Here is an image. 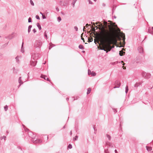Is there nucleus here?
<instances>
[{
	"label": "nucleus",
	"instance_id": "nucleus-40",
	"mask_svg": "<svg viewBox=\"0 0 153 153\" xmlns=\"http://www.w3.org/2000/svg\"><path fill=\"white\" fill-rule=\"evenodd\" d=\"M120 87V85L116 86L115 85L114 87H113V88H119Z\"/></svg>",
	"mask_w": 153,
	"mask_h": 153
},
{
	"label": "nucleus",
	"instance_id": "nucleus-44",
	"mask_svg": "<svg viewBox=\"0 0 153 153\" xmlns=\"http://www.w3.org/2000/svg\"><path fill=\"white\" fill-rule=\"evenodd\" d=\"M88 1H89V4H92L93 3L91 1H90V0H89Z\"/></svg>",
	"mask_w": 153,
	"mask_h": 153
},
{
	"label": "nucleus",
	"instance_id": "nucleus-12",
	"mask_svg": "<svg viewBox=\"0 0 153 153\" xmlns=\"http://www.w3.org/2000/svg\"><path fill=\"white\" fill-rule=\"evenodd\" d=\"M146 149L148 151H150L152 150L151 147L146 146Z\"/></svg>",
	"mask_w": 153,
	"mask_h": 153
},
{
	"label": "nucleus",
	"instance_id": "nucleus-48",
	"mask_svg": "<svg viewBox=\"0 0 153 153\" xmlns=\"http://www.w3.org/2000/svg\"><path fill=\"white\" fill-rule=\"evenodd\" d=\"M6 138V137L5 136H3V138L4 140H5Z\"/></svg>",
	"mask_w": 153,
	"mask_h": 153
},
{
	"label": "nucleus",
	"instance_id": "nucleus-25",
	"mask_svg": "<svg viewBox=\"0 0 153 153\" xmlns=\"http://www.w3.org/2000/svg\"><path fill=\"white\" fill-rule=\"evenodd\" d=\"M106 136L108 138L109 140H111V137L109 135H108V134H107Z\"/></svg>",
	"mask_w": 153,
	"mask_h": 153
},
{
	"label": "nucleus",
	"instance_id": "nucleus-24",
	"mask_svg": "<svg viewBox=\"0 0 153 153\" xmlns=\"http://www.w3.org/2000/svg\"><path fill=\"white\" fill-rule=\"evenodd\" d=\"M4 109L5 111H7L8 109V106L7 105H6L4 107Z\"/></svg>",
	"mask_w": 153,
	"mask_h": 153
},
{
	"label": "nucleus",
	"instance_id": "nucleus-7",
	"mask_svg": "<svg viewBox=\"0 0 153 153\" xmlns=\"http://www.w3.org/2000/svg\"><path fill=\"white\" fill-rule=\"evenodd\" d=\"M33 143H40L42 142V141L40 139L36 140H33Z\"/></svg>",
	"mask_w": 153,
	"mask_h": 153
},
{
	"label": "nucleus",
	"instance_id": "nucleus-57",
	"mask_svg": "<svg viewBox=\"0 0 153 153\" xmlns=\"http://www.w3.org/2000/svg\"><path fill=\"white\" fill-rule=\"evenodd\" d=\"M69 98H66V100L68 101V100H69Z\"/></svg>",
	"mask_w": 153,
	"mask_h": 153
},
{
	"label": "nucleus",
	"instance_id": "nucleus-3",
	"mask_svg": "<svg viewBox=\"0 0 153 153\" xmlns=\"http://www.w3.org/2000/svg\"><path fill=\"white\" fill-rule=\"evenodd\" d=\"M142 74L143 76L146 79H149L151 76V74H150L144 71L142 72Z\"/></svg>",
	"mask_w": 153,
	"mask_h": 153
},
{
	"label": "nucleus",
	"instance_id": "nucleus-8",
	"mask_svg": "<svg viewBox=\"0 0 153 153\" xmlns=\"http://www.w3.org/2000/svg\"><path fill=\"white\" fill-rule=\"evenodd\" d=\"M114 85L116 86L120 85V83L119 81L118 80H116L114 83Z\"/></svg>",
	"mask_w": 153,
	"mask_h": 153
},
{
	"label": "nucleus",
	"instance_id": "nucleus-23",
	"mask_svg": "<svg viewBox=\"0 0 153 153\" xmlns=\"http://www.w3.org/2000/svg\"><path fill=\"white\" fill-rule=\"evenodd\" d=\"M21 77H19V80H18L20 84H22L23 82L22 81V80H21Z\"/></svg>",
	"mask_w": 153,
	"mask_h": 153
},
{
	"label": "nucleus",
	"instance_id": "nucleus-38",
	"mask_svg": "<svg viewBox=\"0 0 153 153\" xmlns=\"http://www.w3.org/2000/svg\"><path fill=\"white\" fill-rule=\"evenodd\" d=\"M46 31H45L44 33V36L46 37V39H47V34H46Z\"/></svg>",
	"mask_w": 153,
	"mask_h": 153
},
{
	"label": "nucleus",
	"instance_id": "nucleus-6",
	"mask_svg": "<svg viewBox=\"0 0 153 153\" xmlns=\"http://www.w3.org/2000/svg\"><path fill=\"white\" fill-rule=\"evenodd\" d=\"M47 76H46L44 75H43L42 74L41 76V77L42 78L44 79L45 80H46L47 81H50V80L48 78H46Z\"/></svg>",
	"mask_w": 153,
	"mask_h": 153
},
{
	"label": "nucleus",
	"instance_id": "nucleus-54",
	"mask_svg": "<svg viewBox=\"0 0 153 153\" xmlns=\"http://www.w3.org/2000/svg\"><path fill=\"white\" fill-rule=\"evenodd\" d=\"M117 111L116 110H115V111H114V112L115 113H116L117 112Z\"/></svg>",
	"mask_w": 153,
	"mask_h": 153
},
{
	"label": "nucleus",
	"instance_id": "nucleus-41",
	"mask_svg": "<svg viewBox=\"0 0 153 153\" xmlns=\"http://www.w3.org/2000/svg\"><path fill=\"white\" fill-rule=\"evenodd\" d=\"M74 28L76 31H77L78 30V27L76 26H75Z\"/></svg>",
	"mask_w": 153,
	"mask_h": 153
},
{
	"label": "nucleus",
	"instance_id": "nucleus-36",
	"mask_svg": "<svg viewBox=\"0 0 153 153\" xmlns=\"http://www.w3.org/2000/svg\"><path fill=\"white\" fill-rule=\"evenodd\" d=\"M35 17L37 19H38V20L40 19V17L38 15H36V16Z\"/></svg>",
	"mask_w": 153,
	"mask_h": 153
},
{
	"label": "nucleus",
	"instance_id": "nucleus-46",
	"mask_svg": "<svg viewBox=\"0 0 153 153\" xmlns=\"http://www.w3.org/2000/svg\"><path fill=\"white\" fill-rule=\"evenodd\" d=\"M56 9L57 11H59V9L58 7H56Z\"/></svg>",
	"mask_w": 153,
	"mask_h": 153
},
{
	"label": "nucleus",
	"instance_id": "nucleus-17",
	"mask_svg": "<svg viewBox=\"0 0 153 153\" xmlns=\"http://www.w3.org/2000/svg\"><path fill=\"white\" fill-rule=\"evenodd\" d=\"M37 26L39 28V30H40L41 29V27L39 23H37Z\"/></svg>",
	"mask_w": 153,
	"mask_h": 153
},
{
	"label": "nucleus",
	"instance_id": "nucleus-1",
	"mask_svg": "<svg viewBox=\"0 0 153 153\" xmlns=\"http://www.w3.org/2000/svg\"><path fill=\"white\" fill-rule=\"evenodd\" d=\"M100 32V38L102 44L100 50H104L107 53L114 48V46H111L114 38V34L110 29H105L103 27Z\"/></svg>",
	"mask_w": 153,
	"mask_h": 153
},
{
	"label": "nucleus",
	"instance_id": "nucleus-37",
	"mask_svg": "<svg viewBox=\"0 0 153 153\" xmlns=\"http://www.w3.org/2000/svg\"><path fill=\"white\" fill-rule=\"evenodd\" d=\"M83 33H82V34H81V39L83 41V42H85V40L84 39V38H83L82 36L83 35Z\"/></svg>",
	"mask_w": 153,
	"mask_h": 153
},
{
	"label": "nucleus",
	"instance_id": "nucleus-21",
	"mask_svg": "<svg viewBox=\"0 0 153 153\" xmlns=\"http://www.w3.org/2000/svg\"><path fill=\"white\" fill-rule=\"evenodd\" d=\"M128 91V85H126V88H125V92L126 94H127Z\"/></svg>",
	"mask_w": 153,
	"mask_h": 153
},
{
	"label": "nucleus",
	"instance_id": "nucleus-19",
	"mask_svg": "<svg viewBox=\"0 0 153 153\" xmlns=\"http://www.w3.org/2000/svg\"><path fill=\"white\" fill-rule=\"evenodd\" d=\"M23 45H24V42H22V48H21V52L22 53H24V49L23 48Z\"/></svg>",
	"mask_w": 153,
	"mask_h": 153
},
{
	"label": "nucleus",
	"instance_id": "nucleus-43",
	"mask_svg": "<svg viewBox=\"0 0 153 153\" xmlns=\"http://www.w3.org/2000/svg\"><path fill=\"white\" fill-rule=\"evenodd\" d=\"M33 32L34 33H35L36 32V30L35 28L33 29Z\"/></svg>",
	"mask_w": 153,
	"mask_h": 153
},
{
	"label": "nucleus",
	"instance_id": "nucleus-51",
	"mask_svg": "<svg viewBox=\"0 0 153 153\" xmlns=\"http://www.w3.org/2000/svg\"><path fill=\"white\" fill-rule=\"evenodd\" d=\"M114 152H115V153H117V151L116 149H115V150Z\"/></svg>",
	"mask_w": 153,
	"mask_h": 153
},
{
	"label": "nucleus",
	"instance_id": "nucleus-33",
	"mask_svg": "<svg viewBox=\"0 0 153 153\" xmlns=\"http://www.w3.org/2000/svg\"><path fill=\"white\" fill-rule=\"evenodd\" d=\"M30 4H31V5H32L33 6H34V3L32 1V0H30Z\"/></svg>",
	"mask_w": 153,
	"mask_h": 153
},
{
	"label": "nucleus",
	"instance_id": "nucleus-16",
	"mask_svg": "<svg viewBox=\"0 0 153 153\" xmlns=\"http://www.w3.org/2000/svg\"><path fill=\"white\" fill-rule=\"evenodd\" d=\"M91 91V89L90 88H88L87 89V94H88L90 93Z\"/></svg>",
	"mask_w": 153,
	"mask_h": 153
},
{
	"label": "nucleus",
	"instance_id": "nucleus-11",
	"mask_svg": "<svg viewBox=\"0 0 153 153\" xmlns=\"http://www.w3.org/2000/svg\"><path fill=\"white\" fill-rule=\"evenodd\" d=\"M106 144L108 146H109L111 147H114L113 145L111 143L108 142H107L106 143Z\"/></svg>",
	"mask_w": 153,
	"mask_h": 153
},
{
	"label": "nucleus",
	"instance_id": "nucleus-9",
	"mask_svg": "<svg viewBox=\"0 0 153 153\" xmlns=\"http://www.w3.org/2000/svg\"><path fill=\"white\" fill-rule=\"evenodd\" d=\"M141 83L140 82H137L134 85V87L136 88H137L140 85Z\"/></svg>",
	"mask_w": 153,
	"mask_h": 153
},
{
	"label": "nucleus",
	"instance_id": "nucleus-10",
	"mask_svg": "<svg viewBox=\"0 0 153 153\" xmlns=\"http://www.w3.org/2000/svg\"><path fill=\"white\" fill-rule=\"evenodd\" d=\"M125 52L122 51H119V55L120 56H123L124 55L125 53Z\"/></svg>",
	"mask_w": 153,
	"mask_h": 153
},
{
	"label": "nucleus",
	"instance_id": "nucleus-20",
	"mask_svg": "<svg viewBox=\"0 0 153 153\" xmlns=\"http://www.w3.org/2000/svg\"><path fill=\"white\" fill-rule=\"evenodd\" d=\"M78 47H79V48L80 49H84V46H83V45H80Z\"/></svg>",
	"mask_w": 153,
	"mask_h": 153
},
{
	"label": "nucleus",
	"instance_id": "nucleus-32",
	"mask_svg": "<svg viewBox=\"0 0 153 153\" xmlns=\"http://www.w3.org/2000/svg\"><path fill=\"white\" fill-rule=\"evenodd\" d=\"M122 36H123V39L125 40V35L124 33H122Z\"/></svg>",
	"mask_w": 153,
	"mask_h": 153
},
{
	"label": "nucleus",
	"instance_id": "nucleus-47",
	"mask_svg": "<svg viewBox=\"0 0 153 153\" xmlns=\"http://www.w3.org/2000/svg\"><path fill=\"white\" fill-rule=\"evenodd\" d=\"M89 26V25H88V24H87L85 25V26L86 27H88Z\"/></svg>",
	"mask_w": 153,
	"mask_h": 153
},
{
	"label": "nucleus",
	"instance_id": "nucleus-14",
	"mask_svg": "<svg viewBox=\"0 0 153 153\" xmlns=\"http://www.w3.org/2000/svg\"><path fill=\"white\" fill-rule=\"evenodd\" d=\"M13 73L15 74L17 73L18 71V70L15 69L14 68H13Z\"/></svg>",
	"mask_w": 153,
	"mask_h": 153
},
{
	"label": "nucleus",
	"instance_id": "nucleus-2",
	"mask_svg": "<svg viewBox=\"0 0 153 153\" xmlns=\"http://www.w3.org/2000/svg\"><path fill=\"white\" fill-rule=\"evenodd\" d=\"M40 57V55L38 53L32 54L31 60L30 61V65L31 66H35L37 62V60Z\"/></svg>",
	"mask_w": 153,
	"mask_h": 153
},
{
	"label": "nucleus",
	"instance_id": "nucleus-49",
	"mask_svg": "<svg viewBox=\"0 0 153 153\" xmlns=\"http://www.w3.org/2000/svg\"><path fill=\"white\" fill-rule=\"evenodd\" d=\"M85 26H84L83 27V30L85 31H86V30H85Z\"/></svg>",
	"mask_w": 153,
	"mask_h": 153
},
{
	"label": "nucleus",
	"instance_id": "nucleus-39",
	"mask_svg": "<svg viewBox=\"0 0 153 153\" xmlns=\"http://www.w3.org/2000/svg\"><path fill=\"white\" fill-rule=\"evenodd\" d=\"M117 62H115L111 63H110V64H111L113 65H114L115 64H117Z\"/></svg>",
	"mask_w": 153,
	"mask_h": 153
},
{
	"label": "nucleus",
	"instance_id": "nucleus-59",
	"mask_svg": "<svg viewBox=\"0 0 153 153\" xmlns=\"http://www.w3.org/2000/svg\"><path fill=\"white\" fill-rule=\"evenodd\" d=\"M114 17L115 19H116V16H114Z\"/></svg>",
	"mask_w": 153,
	"mask_h": 153
},
{
	"label": "nucleus",
	"instance_id": "nucleus-15",
	"mask_svg": "<svg viewBox=\"0 0 153 153\" xmlns=\"http://www.w3.org/2000/svg\"><path fill=\"white\" fill-rule=\"evenodd\" d=\"M77 0H73V2L72 3V4L73 5V7H74L75 6V4Z\"/></svg>",
	"mask_w": 153,
	"mask_h": 153
},
{
	"label": "nucleus",
	"instance_id": "nucleus-13",
	"mask_svg": "<svg viewBox=\"0 0 153 153\" xmlns=\"http://www.w3.org/2000/svg\"><path fill=\"white\" fill-rule=\"evenodd\" d=\"M148 33L153 35V31L150 29H148Z\"/></svg>",
	"mask_w": 153,
	"mask_h": 153
},
{
	"label": "nucleus",
	"instance_id": "nucleus-58",
	"mask_svg": "<svg viewBox=\"0 0 153 153\" xmlns=\"http://www.w3.org/2000/svg\"><path fill=\"white\" fill-rule=\"evenodd\" d=\"M40 13L41 14H42V15H43V13H42V12H40Z\"/></svg>",
	"mask_w": 153,
	"mask_h": 153
},
{
	"label": "nucleus",
	"instance_id": "nucleus-56",
	"mask_svg": "<svg viewBox=\"0 0 153 153\" xmlns=\"http://www.w3.org/2000/svg\"><path fill=\"white\" fill-rule=\"evenodd\" d=\"M85 51H82V53H85Z\"/></svg>",
	"mask_w": 153,
	"mask_h": 153
},
{
	"label": "nucleus",
	"instance_id": "nucleus-63",
	"mask_svg": "<svg viewBox=\"0 0 153 153\" xmlns=\"http://www.w3.org/2000/svg\"><path fill=\"white\" fill-rule=\"evenodd\" d=\"M94 31L95 32V28H94Z\"/></svg>",
	"mask_w": 153,
	"mask_h": 153
},
{
	"label": "nucleus",
	"instance_id": "nucleus-5",
	"mask_svg": "<svg viewBox=\"0 0 153 153\" xmlns=\"http://www.w3.org/2000/svg\"><path fill=\"white\" fill-rule=\"evenodd\" d=\"M138 51L139 53H144L143 49V48L141 46L137 48Z\"/></svg>",
	"mask_w": 153,
	"mask_h": 153
},
{
	"label": "nucleus",
	"instance_id": "nucleus-28",
	"mask_svg": "<svg viewBox=\"0 0 153 153\" xmlns=\"http://www.w3.org/2000/svg\"><path fill=\"white\" fill-rule=\"evenodd\" d=\"M116 6H115V7H113L112 8V11H113V13L114 12V11L115 10V9H116Z\"/></svg>",
	"mask_w": 153,
	"mask_h": 153
},
{
	"label": "nucleus",
	"instance_id": "nucleus-30",
	"mask_svg": "<svg viewBox=\"0 0 153 153\" xmlns=\"http://www.w3.org/2000/svg\"><path fill=\"white\" fill-rule=\"evenodd\" d=\"M32 22V19L31 17H30L28 19V22L29 23L31 22Z\"/></svg>",
	"mask_w": 153,
	"mask_h": 153
},
{
	"label": "nucleus",
	"instance_id": "nucleus-45",
	"mask_svg": "<svg viewBox=\"0 0 153 153\" xmlns=\"http://www.w3.org/2000/svg\"><path fill=\"white\" fill-rule=\"evenodd\" d=\"M105 153H109V152H108V151H107L105 150Z\"/></svg>",
	"mask_w": 153,
	"mask_h": 153
},
{
	"label": "nucleus",
	"instance_id": "nucleus-61",
	"mask_svg": "<svg viewBox=\"0 0 153 153\" xmlns=\"http://www.w3.org/2000/svg\"><path fill=\"white\" fill-rule=\"evenodd\" d=\"M126 68L124 67V68H123V69H124V70L126 69Z\"/></svg>",
	"mask_w": 153,
	"mask_h": 153
},
{
	"label": "nucleus",
	"instance_id": "nucleus-22",
	"mask_svg": "<svg viewBox=\"0 0 153 153\" xmlns=\"http://www.w3.org/2000/svg\"><path fill=\"white\" fill-rule=\"evenodd\" d=\"M93 40V38L92 37L91 38H88V42H92Z\"/></svg>",
	"mask_w": 153,
	"mask_h": 153
},
{
	"label": "nucleus",
	"instance_id": "nucleus-31",
	"mask_svg": "<svg viewBox=\"0 0 153 153\" xmlns=\"http://www.w3.org/2000/svg\"><path fill=\"white\" fill-rule=\"evenodd\" d=\"M58 21L59 22L62 20L60 16H59L57 18Z\"/></svg>",
	"mask_w": 153,
	"mask_h": 153
},
{
	"label": "nucleus",
	"instance_id": "nucleus-52",
	"mask_svg": "<svg viewBox=\"0 0 153 153\" xmlns=\"http://www.w3.org/2000/svg\"><path fill=\"white\" fill-rule=\"evenodd\" d=\"M102 6H105V4L104 3H103L102 4Z\"/></svg>",
	"mask_w": 153,
	"mask_h": 153
},
{
	"label": "nucleus",
	"instance_id": "nucleus-35",
	"mask_svg": "<svg viewBox=\"0 0 153 153\" xmlns=\"http://www.w3.org/2000/svg\"><path fill=\"white\" fill-rule=\"evenodd\" d=\"M78 138V136H76L74 138V140H77Z\"/></svg>",
	"mask_w": 153,
	"mask_h": 153
},
{
	"label": "nucleus",
	"instance_id": "nucleus-18",
	"mask_svg": "<svg viewBox=\"0 0 153 153\" xmlns=\"http://www.w3.org/2000/svg\"><path fill=\"white\" fill-rule=\"evenodd\" d=\"M32 27V26L31 25H30L28 27V33H29L31 30V28Z\"/></svg>",
	"mask_w": 153,
	"mask_h": 153
},
{
	"label": "nucleus",
	"instance_id": "nucleus-64",
	"mask_svg": "<svg viewBox=\"0 0 153 153\" xmlns=\"http://www.w3.org/2000/svg\"><path fill=\"white\" fill-rule=\"evenodd\" d=\"M152 30H153V27H152Z\"/></svg>",
	"mask_w": 153,
	"mask_h": 153
},
{
	"label": "nucleus",
	"instance_id": "nucleus-62",
	"mask_svg": "<svg viewBox=\"0 0 153 153\" xmlns=\"http://www.w3.org/2000/svg\"><path fill=\"white\" fill-rule=\"evenodd\" d=\"M6 132H7V133L8 134L9 132H8V131H6Z\"/></svg>",
	"mask_w": 153,
	"mask_h": 153
},
{
	"label": "nucleus",
	"instance_id": "nucleus-34",
	"mask_svg": "<svg viewBox=\"0 0 153 153\" xmlns=\"http://www.w3.org/2000/svg\"><path fill=\"white\" fill-rule=\"evenodd\" d=\"M92 72L90 70L88 69V75H90V74H91Z\"/></svg>",
	"mask_w": 153,
	"mask_h": 153
},
{
	"label": "nucleus",
	"instance_id": "nucleus-27",
	"mask_svg": "<svg viewBox=\"0 0 153 153\" xmlns=\"http://www.w3.org/2000/svg\"><path fill=\"white\" fill-rule=\"evenodd\" d=\"M91 75L92 76H95L96 75V73L94 71H92Z\"/></svg>",
	"mask_w": 153,
	"mask_h": 153
},
{
	"label": "nucleus",
	"instance_id": "nucleus-26",
	"mask_svg": "<svg viewBox=\"0 0 153 153\" xmlns=\"http://www.w3.org/2000/svg\"><path fill=\"white\" fill-rule=\"evenodd\" d=\"M72 145H71V144H69V145L68 146L67 148L71 149L72 148Z\"/></svg>",
	"mask_w": 153,
	"mask_h": 153
},
{
	"label": "nucleus",
	"instance_id": "nucleus-42",
	"mask_svg": "<svg viewBox=\"0 0 153 153\" xmlns=\"http://www.w3.org/2000/svg\"><path fill=\"white\" fill-rule=\"evenodd\" d=\"M42 18L43 19H46V17L45 15H42Z\"/></svg>",
	"mask_w": 153,
	"mask_h": 153
},
{
	"label": "nucleus",
	"instance_id": "nucleus-53",
	"mask_svg": "<svg viewBox=\"0 0 153 153\" xmlns=\"http://www.w3.org/2000/svg\"><path fill=\"white\" fill-rule=\"evenodd\" d=\"M70 133V135H71L72 134V131H71Z\"/></svg>",
	"mask_w": 153,
	"mask_h": 153
},
{
	"label": "nucleus",
	"instance_id": "nucleus-50",
	"mask_svg": "<svg viewBox=\"0 0 153 153\" xmlns=\"http://www.w3.org/2000/svg\"><path fill=\"white\" fill-rule=\"evenodd\" d=\"M93 128H94V130L95 131H97V129H95V128L94 127V125L93 126Z\"/></svg>",
	"mask_w": 153,
	"mask_h": 153
},
{
	"label": "nucleus",
	"instance_id": "nucleus-29",
	"mask_svg": "<svg viewBox=\"0 0 153 153\" xmlns=\"http://www.w3.org/2000/svg\"><path fill=\"white\" fill-rule=\"evenodd\" d=\"M15 59H16V62H19V57L18 56H16V57Z\"/></svg>",
	"mask_w": 153,
	"mask_h": 153
},
{
	"label": "nucleus",
	"instance_id": "nucleus-60",
	"mask_svg": "<svg viewBox=\"0 0 153 153\" xmlns=\"http://www.w3.org/2000/svg\"><path fill=\"white\" fill-rule=\"evenodd\" d=\"M65 128V126H64L63 127V128L64 129Z\"/></svg>",
	"mask_w": 153,
	"mask_h": 153
},
{
	"label": "nucleus",
	"instance_id": "nucleus-55",
	"mask_svg": "<svg viewBox=\"0 0 153 153\" xmlns=\"http://www.w3.org/2000/svg\"><path fill=\"white\" fill-rule=\"evenodd\" d=\"M21 84H20L19 85L18 87L19 88L21 86Z\"/></svg>",
	"mask_w": 153,
	"mask_h": 153
},
{
	"label": "nucleus",
	"instance_id": "nucleus-4",
	"mask_svg": "<svg viewBox=\"0 0 153 153\" xmlns=\"http://www.w3.org/2000/svg\"><path fill=\"white\" fill-rule=\"evenodd\" d=\"M42 44V42L40 40H36L35 42V46L36 47L40 48Z\"/></svg>",
	"mask_w": 153,
	"mask_h": 153
}]
</instances>
